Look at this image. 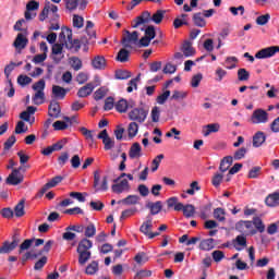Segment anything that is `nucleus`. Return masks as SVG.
<instances>
[{
    "label": "nucleus",
    "instance_id": "obj_1",
    "mask_svg": "<svg viewBox=\"0 0 279 279\" xmlns=\"http://www.w3.org/2000/svg\"><path fill=\"white\" fill-rule=\"evenodd\" d=\"M156 38V29L154 26H148L145 28V36H143L138 40V32L134 31L130 33V31H125L124 36L122 38V45L126 48H132V45L135 47H149L151 40Z\"/></svg>",
    "mask_w": 279,
    "mask_h": 279
},
{
    "label": "nucleus",
    "instance_id": "obj_2",
    "mask_svg": "<svg viewBox=\"0 0 279 279\" xmlns=\"http://www.w3.org/2000/svg\"><path fill=\"white\" fill-rule=\"evenodd\" d=\"M162 19H165V11L162 10L157 11L153 16H151V13H149L148 11H145L135 20H133L132 27L133 28L141 27V25H145L146 23H149V21H153L158 25L162 23Z\"/></svg>",
    "mask_w": 279,
    "mask_h": 279
},
{
    "label": "nucleus",
    "instance_id": "obj_3",
    "mask_svg": "<svg viewBox=\"0 0 279 279\" xmlns=\"http://www.w3.org/2000/svg\"><path fill=\"white\" fill-rule=\"evenodd\" d=\"M93 247V241L88 239H83L80 241L77 246V254H78V265L84 267L90 260V248Z\"/></svg>",
    "mask_w": 279,
    "mask_h": 279
},
{
    "label": "nucleus",
    "instance_id": "obj_4",
    "mask_svg": "<svg viewBox=\"0 0 279 279\" xmlns=\"http://www.w3.org/2000/svg\"><path fill=\"white\" fill-rule=\"evenodd\" d=\"M45 80H39L35 84H33L32 88L33 90H35V94L33 96V104H35V106H40L45 104Z\"/></svg>",
    "mask_w": 279,
    "mask_h": 279
},
{
    "label": "nucleus",
    "instance_id": "obj_5",
    "mask_svg": "<svg viewBox=\"0 0 279 279\" xmlns=\"http://www.w3.org/2000/svg\"><path fill=\"white\" fill-rule=\"evenodd\" d=\"M94 189L96 193L108 191V175L101 174L99 171L94 172Z\"/></svg>",
    "mask_w": 279,
    "mask_h": 279
},
{
    "label": "nucleus",
    "instance_id": "obj_6",
    "mask_svg": "<svg viewBox=\"0 0 279 279\" xmlns=\"http://www.w3.org/2000/svg\"><path fill=\"white\" fill-rule=\"evenodd\" d=\"M235 230L244 234L245 236H252L256 234V229L254 228V223L250 220H241L236 222Z\"/></svg>",
    "mask_w": 279,
    "mask_h": 279
},
{
    "label": "nucleus",
    "instance_id": "obj_7",
    "mask_svg": "<svg viewBox=\"0 0 279 279\" xmlns=\"http://www.w3.org/2000/svg\"><path fill=\"white\" fill-rule=\"evenodd\" d=\"M253 125L269 123V113L265 109H255L251 116Z\"/></svg>",
    "mask_w": 279,
    "mask_h": 279
},
{
    "label": "nucleus",
    "instance_id": "obj_8",
    "mask_svg": "<svg viewBox=\"0 0 279 279\" xmlns=\"http://www.w3.org/2000/svg\"><path fill=\"white\" fill-rule=\"evenodd\" d=\"M131 186L128 179H119V177L114 180V184L111 186L112 193H117L121 195V193H130Z\"/></svg>",
    "mask_w": 279,
    "mask_h": 279
},
{
    "label": "nucleus",
    "instance_id": "obj_9",
    "mask_svg": "<svg viewBox=\"0 0 279 279\" xmlns=\"http://www.w3.org/2000/svg\"><path fill=\"white\" fill-rule=\"evenodd\" d=\"M148 111L144 108H134L129 112V119L131 121H137V123H145Z\"/></svg>",
    "mask_w": 279,
    "mask_h": 279
},
{
    "label": "nucleus",
    "instance_id": "obj_10",
    "mask_svg": "<svg viewBox=\"0 0 279 279\" xmlns=\"http://www.w3.org/2000/svg\"><path fill=\"white\" fill-rule=\"evenodd\" d=\"M21 169H13L12 172L7 178V184H11L12 186H19L22 184L23 180H25V175L21 173Z\"/></svg>",
    "mask_w": 279,
    "mask_h": 279
},
{
    "label": "nucleus",
    "instance_id": "obj_11",
    "mask_svg": "<svg viewBox=\"0 0 279 279\" xmlns=\"http://www.w3.org/2000/svg\"><path fill=\"white\" fill-rule=\"evenodd\" d=\"M276 53H279V47L278 46H270L267 48H264L256 52L255 58L257 60H265L267 58H274Z\"/></svg>",
    "mask_w": 279,
    "mask_h": 279
},
{
    "label": "nucleus",
    "instance_id": "obj_12",
    "mask_svg": "<svg viewBox=\"0 0 279 279\" xmlns=\"http://www.w3.org/2000/svg\"><path fill=\"white\" fill-rule=\"evenodd\" d=\"M50 14H52V16H57L58 5H56L51 2H46L41 13L39 14V21L43 22V21L49 19Z\"/></svg>",
    "mask_w": 279,
    "mask_h": 279
},
{
    "label": "nucleus",
    "instance_id": "obj_13",
    "mask_svg": "<svg viewBox=\"0 0 279 279\" xmlns=\"http://www.w3.org/2000/svg\"><path fill=\"white\" fill-rule=\"evenodd\" d=\"M40 8V3L36 0H31L26 4V11L24 13V16L26 21H32L33 19H36V11Z\"/></svg>",
    "mask_w": 279,
    "mask_h": 279
},
{
    "label": "nucleus",
    "instance_id": "obj_14",
    "mask_svg": "<svg viewBox=\"0 0 279 279\" xmlns=\"http://www.w3.org/2000/svg\"><path fill=\"white\" fill-rule=\"evenodd\" d=\"M101 84V81L99 78L96 80V84L88 83L85 86L81 87L77 92V97L85 98L88 97V95L93 94V90H95L96 86H99Z\"/></svg>",
    "mask_w": 279,
    "mask_h": 279
},
{
    "label": "nucleus",
    "instance_id": "obj_15",
    "mask_svg": "<svg viewBox=\"0 0 279 279\" xmlns=\"http://www.w3.org/2000/svg\"><path fill=\"white\" fill-rule=\"evenodd\" d=\"M92 66L96 71H106V69L108 68V61H106L105 56L98 54L92 59Z\"/></svg>",
    "mask_w": 279,
    "mask_h": 279
},
{
    "label": "nucleus",
    "instance_id": "obj_16",
    "mask_svg": "<svg viewBox=\"0 0 279 279\" xmlns=\"http://www.w3.org/2000/svg\"><path fill=\"white\" fill-rule=\"evenodd\" d=\"M97 138H100V141H102L106 151H110L111 149H114V140H112V138H110V136H108L107 130L101 131L98 134Z\"/></svg>",
    "mask_w": 279,
    "mask_h": 279
},
{
    "label": "nucleus",
    "instance_id": "obj_17",
    "mask_svg": "<svg viewBox=\"0 0 279 279\" xmlns=\"http://www.w3.org/2000/svg\"><path fill=\"white\" fill-rule=\"evenodd\" d=\"M27 43H29L27 40V35L25 33H20V34H17V36L13 43V47H15V49L17 51H23V49H25L27 47Z\"/></svg>",
    "mask_w": 279,
    "mask_h": 279
},
{
    "label": "nucleus",
    "instance_id": "obj_18",
    "mask_svg": "<svg viewBox=\"0 0 279 279\" xmlns=\"http://www.w3.org/2000/svg\"><path fill=\"white\" fill-rule=\"evenodd\" d=\"M64 45L62 44H54L52 46V60H54V62H60L62 60V58H64Z\"/></svg>",
    "mask_w": 279,
    "mask_h": 279
},
{
    "label": "nucleus",
    "instance_id": "obj_19",
    "mask_svg": "<svg viewBox=\"0 0 279 279\" xmlns=\"http://www.w3.org/2000/svg\"><path fill=\"white\" fill-rule=\"evenodd\" d=\"M153 228H154V218H151V216H147L146 220L140 227V232H142V234H145V236H149V233L151 232Z\"/></svg>",
    "mask_w": 279,
    "mask_h": 279
},
{
    "label": "nucleus",
    "instance_id": "obj_20",
    "mask_svg": "<svg viewBox=\"0 0 279 279\" xmlns=\"http://www.w3.org/2000/svg\"><path fill=\"white\" fill-rule=\"evenodd\" d=\"M141 156H143V148L140 143H134L129 150V157L132 160H138Z\"/></svg>",
    "mask_w": 279,
    "mask_h": 279
},
{
    "label": "nucleus",
    "instance_id": "obj_21",
    "mask_svg": "<svg viewBox=\"0 0 279 279\" xmlns=\"http://www.w3.org/2000/svg\"><path fill=\"white\" fill-rule=\"evenodd\" d=\"M60 39L65 45H68V43H70V45H72L73 44V31H71V28H69V27H63L60 33Z\"/></svg>",
    "mask_w": 279,
    "mask_h": 279
},
{
    "label": "nucleus",
    "instance_id": "obj_22",
    "mask_svg": "<svg viewBox=\"0 0 279 279\" xmlns=\"http://www.w3.org/2000/svg\"><path fill=\"white\" fill-rule=\"evenodd\" d=\"M93 27H95V24L92 21H87L86 22V34L88 36V40H86V45H93V43H95V29H93Z\"/></svg>",
    "mask_w": 279,
    "mask_h": 279
},
{
    "label": "nucleus",
    "instance_id": "obj_23",
    "mask_svg": "<svg viewBox=\"0 0 279 279\" xmlns=\"http://www.w3.org/2000/svg\"><path fill=\"white\" fill-rule=\"evenodd\" d=\"M129 108H134V102H128L125 99H120L118 102H116V110L118 112H128Z\"/></svg>",
    "mask_w": 279,
    "mask_h": 279
},
{
    "label": "nucleus",
    "instance_id": "obj_24",
    "mask_svg": "<svg viewBox=\"0 0 279 279\" xmlns=\"http://www.w3.org/2000/svg\"><path fill=\"white\" fill-rule=\"evenodd\" d=\"M141 202V196L129 195L125 198L118 202V204H123L124 206H136Z\"/></svg>",
    "mask_w": 279,
    "mask_h": 279
},
{
    "label": "nucleus",
    "instance_id": "obj_25",
    "mask_svg": "<svg viewBox=\"0 0 279 279\" xmlns=\"http://www.w3.org/2000/svg\"><path fill=\"white\" fill-rule=\"evenodd\" d=\"M181 51L185 58L195 56V48H193V44L191 41H184Z\"/></svg>",
    "mask_w": 279,
    "mask_h": 279
},
{
    "label": "nucleus",
    "instance_id": "obj_26",
    "mask_svg": "<svg viewBox=\"0 0 279 279\" xmlns=\"http://www.w3.org/2000/svg\"><path fill=\"white\" fill-rule=\"evenodd\" d=\"M221 125L219 123L207 124L203 128V136H210L215 132H219Z\"/></svg>",
    "mask_w": 279,
    "mask_h": 279
},
{
    "label": "nucleus",
    "instance_id": "obj_27",
    "mask_svg": "<svg viewBox=\"0 0 279 279\" xmlns=\"http://www.w3.org/2000/svg\"><path fill=\"white\" fill-rule=\"evenodd\" d=\"M199 250L203 252H210V250H215V239L209 238L201 241Z\"/></svg>",
    "mask_w": 279,
    "mask_h": 279
},
{
    "label": "nucleus",
    "instance_id": "obj_28",
    "mask_svg": "<svg viewBox=\"0 0 279 279\" xmlns=\"http://www.w3.org/2000/svg\"><path fill=\"white\" fill-rule=\"evenodd\" d=\"M234 247L238 252L245 250L247 247V239L245 235H238L234 240Z\"/></svg>",
    "mask_w": 279,
    "mask_h": 279
},
{
    "label": "nucleus",
    "instance_id": "obj_29",
    "mask_svg": "<svg viewBox=\"0 0 279 279\" xmlns=\"http://www.w3.org/2000/svg\"><path fill=\"white\" fill-rule=\"evenodd\" d=\"M265 141H267V136H265V133L262 131H258L254 136H253V147H260Z\"/></svg>",
    "mask_w": 279,
    "mask_h": 279
},
{
    "label": "nucleus",
    "instance_id": "obj_30",
    "mask_svg": "<svg viewBox=\"0 0 279 279\" xmlns=\"http://www.w3.org/2000/svg\"><path fill=\"white\" fill-rule=\"evenodd\" d=\"M234 158L232 156H227L225 157L221 162H220V167L219 170L222 173H226V171H228V169H230V167H232V162H233Z\"/></svg>",
    "mask_w": 279,
    "mask_h": 279
},
{
    "label": "nucleus",
    "instance_id": "obj_31",
    "mask_svg": "<svg viewBox=\"0 0 279 279\" xmlns=\"http://www.w3.org/2000/svg\"><path fill=\"white\" fill-rule=\"evenodd\" d=\"M81 132L83 136H85L86 141H89V147H97V145H95V135L93 134V131L82 128Z\"/></svg>",
    "mask_w": 279,
    "mask_h": 279
},
{
    "label": "nucleus",
    "instance_id": "obj_32",
    "mask_svg": "<svg viewBox=\"0 0 279 279\" xmlns=\"http://www.w3.org/2000/svg\"><path fill=\"white\" fill-rule=\"evenodd\" d=\"M19 245V242L14 240L13 242H4L2 247H0V254H10L16 246Z\"/></svg>",
    "mask_w": 279,
    "mask_h": 279
},
{
    "label": "nucleus",
    "instance_id": "obj_33",
    "mask_svg": "<svg viewBox=\"0 0 279 279\" xmlns=\"http://www.w3.org/2000/svg\"><path fill=\"white\" fill-rule=\"evenodd\" d=\"M48 114L53 119H58L60 117V105L58 102H51L48 108Z\"/></svg>",
    "mask_w": 279,
    "mask_h": 279
},
{
    "label": "nucleus",
    "instance_id": "obj_34",
    "mask_svg": "<svg viewBox=\"0 0 279 279\" xmlns=\"http://www.w3.org/2000/svg\"><path fill=\"white\" fill-rule=\"evenodd\" d=\"M52 95L57 98V99H64V97H66V89H64L61 86L58 85H53L52 86Z\"/></svg>",
    "mask_w": 279,
    "mask_h": 279
},
{
    "label": "nucleus",
    "instance_id": "obj_35",
    "mask_svg": "<svg viewBox=\"0 0 279 279\" xmlns=\"http://www.w3.org/2000/svg\"><path fill=\"white\" fill-rule=\"evenodd\" d=\"M239 63V59L236 57H227L223 63L225 69L231 71L232 69H236V64Z\"/></svg>",
    "mask_w": 279,
    "mask_h": 279
},
{
    "label": "nucleus",
    "instance_id": "obj_36",
    "mask_svg": "<svg viewBox=\"0 0 279 279\" xmlns=\"http://www.w3.org/2000/svg\"><path fill=\"white\" fill-rule=\"evenodd\" d=\"M99 271V263L96 260H93L85 269V274L87 276H95L96 272Z\"/></svg>",
    "mask_w": 279,
    "mask_h": 279
},
{
    "label": "nucleus",
    "instance_id": "obj_37",
    "mask_svg": "<svg viewBox=\"0 0 279 279\" xmlns=\"http://www.w3.org/2000/svg\"><path fill=\"white\" fill-rule=\"evenodd\" d=\"M147 208H150L151 215H158L162 210V203L160 201L156 203H148Z\"/></svg>",
    "mask_w": 279,
    "mask_h": 279
},
{
    "label": "nucleus",
    "instance_id": "obj_38",
    "mask_svg": "<svg viewBox=\"0 0 279 279\" xmlns=\"http://www.w3.org/2000/svg\"><path fill=\"white\" fill-rule=\"evenodd\" d=\"M14 69H16V63L14 62L9 63L4 68V75H5L7 82H9L10 85H12V78L10 77V75L12 74V71H14Z\"/></svg>",
    "mask_w": 279,
    "mask_h": 279
},
{
    "label": "nucleus",
    "instance_id": "obj_39",
    "mask_svg": "<svg viewBox=\"0 0 279 279\" xmlns=\"http://www.w3.org/2000/svg\"><path fill=\"white\" fill-rule=\"evenodd\" d=\"M266 204L270 207L279 206V193L270 194L267 196Z\"/></svg>",
    "mask_w": 279,
    "mask_h": 279
},
{
    "label": "nucleus",
    "instance_id": "obj_40",
    "mask_svg": "<svg viewBox=\"0 0 279 279\" xmlns=\"http://www.w3.org/2000/svg\"><path fill=\"white\" fill-rule=\"evenodd\" d=\"M253 227L256 230V232H265V223H263V220L258 217L253 218Z\"/></svg>",
    "mask_w": 279,
    "mask_h": 279
},
{
    "label": "nucleus",
    "instance_id": "obj_41",
    "mask_svg": "<svg viewBox=\"0 0 279 279\" xmlns=\"http://www.w3.org/2000/svg\"><path fill=\"white\" fill-rule=\"evenodd\" d=\"M141 167L142 165H140L137 168H134L132 170V173H125V172L121 173L119 177V180H121L122 178H128V180H130L131 182L134 181V175L140 174L138 172L141 171Z\"/></svg>",
    "mask_w": 279,
    "mask_h": 279
},
{
    "label": "nucleus",
    "instance_id": "obj_42",
    "mask_svg": "<svg viewBox=\"0 0 279 279\" xmlns=\"http://www.w3.org/2000/svg\"><path fill=\"white\" fill-rule=\"evenodd\" d=\"M72 24L76 29H82V27H84V17L82 15L74 14L72 17Z\"/></svg>",
    "mask_w": 279,
    "mask_h": 279
},
{
    "label": "nucleus",
    "instance_id": "obj_43",
    "mask_svg": "<svg viewBox=\"0 0 279 279\" xmlns=\"http://www.w3.org/2000/svg\"><path fill=\"white\" fill-rule=\"evenodd\" d=\"M160 112H161L160 107L158 106L153 107L150 111V119L153 123H158V121H160Z\"/></svg>",
    "mask_w": 279,
    "mask_h": 279
},
{
    "label": "nucleus",
    "instance_id": "obj_44",
    "mask_svg": "<svg viewBox=\"0 0 279 279\" xmlns=\"http://www.w3.org/2000/svg\"><path fill=\"white\" fill-rule=\"evenodd\" d=\"M65 121H56L53 124H52V128L54 130H66V128H69V123H71V119L70 118H65Z\"/></svg>",
    "mask_w": 279,
    "mask_h": 279
},
{
    "label": "nucleus",
    "instance_id": "obj_45",
    "mask_svg": "<svg viewBox=\"0 0 279 279\" xmlns=\"http://www.w3.org/2000/svg\"><path fill=\"white\" fill-rule=\"evenodd\" d=\"M194 25H197V27H205L206 26V20H204V14L196 13L193 16Z\"/></svg>",
    "mask_w": 279,
    "mask_h": 279
},
{
    "label": "nucleus",
    "instance_id": "obj_46",
    "mask_svg": "<svg viewBox=\"0 0 279 279\" xmlns=\"http://www.w3.org/2000/svg\"><path fill=\"white\" fill-rule=\"evenodd\" d=\"M128 134L130 138H134L138 134V123L131 122L128 128Z\"/></svg>",
    "mask_w": 279,
    "mask_h": 279
},
{
    "label": "nucleus",
    "instance_id": "obj_47",
    "mask_svg": "<svg viewBox=\"0 0 279 279\" xmlns=\"http://www.w3.org/2000/svg\"><path fill=\"white\" fill-rule=\"evenodd\" d=\"M106 95H108V87H100L99 89H97L94 93V99L96 101H99V100L104 99V97H106Z\"/></svg>",
    "mask_w": 279,
    "mask_h": 279
},
{
    "label": "nucleus",
    "instance_id": "obj_48",
    "mask_svg": "<svg viewBox=\"0 0 279 279\" xmlns=\"http://www.w3.org/2000/svg\"><path fill=\"white\" fill-rule=\"evenodd\" d=\"M221 182H223V174L216 172L211 178V184L215 189H219L221 186Z\"/></svg>",
    "mask_w": 279,
    "mask_h": 279
},
{
    "label": "nucleus",
    "instance_id": "obj_49",
    "mask_svg": "<svg viewBox=\"0 0 279 279\" xmlns=\"http://www.w3.org/2000/svg\"><path fill=\"white\" fill-rule=\"evenodd\" d=\"M226 75H228V71L222 68H217L215 71V82H223Z\"/></svg>",
    "mask_w": 279,
    "mask_h": 279
},
{
    "label": "nucleus",
    "instance_id": "obj_50",
    "mask_svg": "<svg viewBox=\"0 0 279 279\" xmlns=\"http://www.w3.org/2000/svg\"><path fill=\"white\" fill-rule=\"evenodd\" d=\"M134 260L137 265H145L149 260V257L144 252H141L135 255Z\"/></svg>",
    "mask_w": 279,
    "mask_h": 279
},
{
    "label": "nucleus",
    "instance_id": "obj_51",
    "mask_svg": "<svg viewBox=\"0 0 279 279\" xmlns=\"http://www.w3.org/2000/svg\"><path fill=\"white\" fill-rule=\"evenodd\" d=\"M15 217H23L25 215V201H21L14 208Z\"/></svg>",
    "mask_w": 279,
    "mask_h": 279
},
{
    "label": "nucleus",
    "instance_id": "obj_52",
    "mask_svg": "<svg viewBox=\"0 0 279 279\" xmlns=\"http://www.w3.org/2000/svg\"><path fill=\"white\" fill-rule=\"evenodd\" d=\"M180 134H182L180 130L172 128L166 133V138H174V141H180Z\"/></svg>",
    "mask_w": 279,
    "mask_h": 279
},
{
    "label": "nucleus",
    "instance_id": "obj_53",
    "mask_svg": "<svg viewBox=\"0 0 279 279\" xmlns=\"http://www.w3.org/2000/svg\"><path fill=\"white\" fill-rule=\"evenodd\" d=\"M183 215L187 219L193 217V215H195V206H193L192 204L184 205Z\"/></svg>",
    "mask_w": 279,
    "mask_h": 279
},
{
    "label": "nucleus",
    "instance_id": "obj_54",
    "mask_svg": "<svg viewBox=\"0 0 279 279\" xmlns=\"http://www.w3.org/2000/svg\"><path fill=\"white\" fill-rule=\"evenodd\" d=\"M169 97H171V92L166 90L157 97L156 101H157V104H159V106H162L167 102Z\"/></svg>",
    "mask_w": 279,
    "mask_h": 279
},
{
    "label": "nucleus",
    "instance_id": "obj_55",
    "mask_svg": "<svg viewBox=\"0 0 279 279\" xmlns=\"http://www.w3.org/2000/svg\"><path fill=\"white\" fill-rule=\"evenodd\" d=\"M129 58H130V52L128 50L121 49L118 52V56H117L118 62H128Z\"/></svg>",
    "mask_w": 279,
    "mask_h": 279
},
{
    "label": "nucleus",
    "instance_id": "obj_56",
    "mask_svg": "<svg viewBox=\"0 0 279 279\" xmlns=\"http://www.w3.org/2000/svg\"><path fill=\"white\" fill-rule=\"evenodd\" d=\"M165 159V155H158L151 162V171L155 173V171H158V167H160V162Z\"/></svg>",
    "mask_w": 279,
    "mask_h": 279
},
{
    "label": "nucleus",
    "instance_id": "obj_57",
    "mask_svg": "<svg viewBox=\"0 0 279 279\" xmlns=\"http://www.w3.org/2000/svg\"><path fill=\"white\" fill-rule=\"evenodd\" d=\"M70 64L74 71H80V69H82V60L77 57L70 58Z\"/></svg>",
    "mask_w": 279,
    "mask_h": 279
},
{
    "label": "nucleus",
    "instance_id": "obj_58",
    "mask_svg": "<svg viewBox=\"0 0 279 279\" xmlns=\"http://www.w3.org/2000/svg\"><path fill=\"white\" fill-rule=\"evenodd\" d=\"M17 84L20 86H27L29 84H32V77L25 75V74H21L19 77H17Z\"/></svg>",
    "mask_w": 279,
    "mask_h": 279
},
{
    "label": "nucleus",
    "instance_id": "obj_59",
    "mask_svg": "<svg viewBox=\"0 0 279 279\" xmlns=\"http://www.w3.org/2000/svg\"><path fill=\"white\" fill-rule=\"evenodd\" d=\"M238 80L240 82H247L250 80V72L243 68L238 70Z\"/></svg>",
    "mask_w": 279,
    "mask_h": 279
},
{
    "label": "nucleus",
    "instance_id": "obj_60",
    "mask_svg": "<svg viewBox=\"0 0 279 279\" xmlns=\"http://www.w3.org/2000/svg\"><path fill=\"white\" fill-rule=\"evenodd\" d=\"M214 217L218 221H226V210L223 208H216L214 210Z\"/></svg>",
    "mask_w": 279,
    "mask_h": 279
},
{
    "label": "nucleus",
    "instance_id": "obj_61",
    "mask_svg": "<svg viewBox=\"0 0 279 279\" xmlns=\"http://www.w3.org/2000/svg\"><path fill=\"white\" fill-rule=\"evenodd\" d=\"M202 80H204V75H202V73L195 74L191 80L192 88H197V86H199V84L202 83Z\"/></svg>",
    "mask_w": 279,
    "mask_h": 279
},
{
    "label": "nucleus",
    "instance_id": "obj_62",
    "mask_svg": "<svg viewBox=\"0 0 279 279\" xmlns=\"http://www.w3.org/2000/svg\"><path fill=\"white\" fill-rule=\"evenodd\" d=\"M187 96H189V93L186 92L174 90L171 96V99H174L175 101H180V99H186Z\"/></svg>",
    "mask_w": 279,
    "mask_h": 279
},
{
    "label": "nucleus",
    "instance_id": "obj_63",
    "mask_svg": "<svg viewBox=\"0 0 279 279\" xmlns=\"http://www.w3.org/2000/svg\"><path fill=\"white\" fill-rule=\"evenodd\" d=\"M97 234V228H95V225H88L85 229V236L87 239H93Z\"/></svg>",
    "mask_w": 279,
    "mask_h": 279
},
{
    "label": "nucleus",
    "instance_id": "obj_64",
    "mask_svg": "<svg viewBox=\"0 0 279 279\" xmlns=\"http://www.w3.org/2000/svg\"><path fill=\"white\" fill-rule=\"evenodd\" d=\"M151 277V270L142 269L136 272L134 276V279H143V278H149Z\"/></svg>",
    "mask_w": 279,
    "mask_h": 279
}]
</instances>
